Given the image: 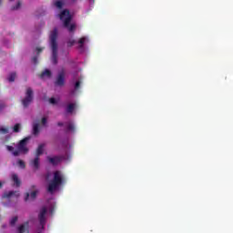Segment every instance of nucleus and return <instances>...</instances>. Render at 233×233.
Wrapping results in <instances>:
<instances>
[{
	"mask_svg": "<svg viewBox=\"0 0 233 233\" xmlns=\"http://www.w3.org/2000/svg\"><path fill=\"white\" fill-rule=\"evenodd\" d=\"M46 181L48 192L54 194V192H57L61 188L62 185L66 183V177L64 172L56 170L53 173H48L46 177Z\"/></svg>",
	"mask_w": 233,
	"mask_h": 233,
	"instance_id": "1",
	"label": "nucleus"
},
{
	"mask_svg": "<svg viewBox=\"0 0 233 233\" xmlns=\"http://www.w3.org/2000/svg\"><path fill=\"white\" fill-rule=\"evenodd\" d=\"M55 210H56V200H54V198H49L46 201V206L41 208L39 211L38 220L40 223V228H38L36 233H43V229L45 228V225L46 223V218H48V216H52Z\"/></svg>",
	"mask_w": 233,
	"mask_h": 233,
	"instance_id": "2",
	"label": "nucleus"
},
{
	"mask_svg": "<svg viewBox=\"0 0 233 233\" xmlns=\"http://www.w3.org/2000/svg\"><path fill=\"white\" fill-rule=\"evenodd\" d=\"M62 147L64 148L66 154L62 157H48L47 159L51 165H58L61 161L65 163H68L70 159H72V153L70 152V148H72V145L68 142V140H64L61 142Z\"/></svg>",
	"mask_w": 233,
	"mask_h": 233,
	"instance_id": "3",
	"label": "nucleus"
},
{
	"mask_svg": "<svg viewBox=\"0 0 233 233\" xmlns=\"http://www.w3.org/2000/svg\"><path fill=\"white\" fill-rule=\"evenodd\" d=\"M88 43H90V36L84 35L77 40L69 38L67 40V46H74V45H76V49L80 54H88Z\"/></svg>",
	"mask_w": 233,
	"mask_h": 233,
	"instance_id": "4",
	"label": "nucleus"
},
{
	"mask_svg": "<svg viewBox=\"0 0 233 233\" xmlns=\"http://www.w3.org/2000/svg\"><path fill=\"white\" fill-rule=\"evenodd\" d=\"M28 141H30V137L22 139L18 145L14 147L13 146H6L8 152L13 156H19L20 154H28Z\"/></svg>",
	"mask_w": 233,
	"mask_h": 233,
	"instance_id": "5",
	"label": "nucleus"
},
{
	"mask_svg": "<svg viewBox=\"0 0 233 233\" xmlns=\"http://www.w3.org/2000/svg\"><path fill=\"white\" fill-rule=\"evenodd\" d=\"M59 35V31L57 28H54L49 34V44L52 50V63L56 65L57 63V35Z\"/></svg>",
	"mask_w": 233,
	"mask_h": 233,
	"instance_id": "6",
	"label": "nucleus"
},
{
	"mask_svg": "<svg viewBox=\"0 0 233 233\" xmlns=\"http://www.w3.org/2000/svg\"><path fill=\"white\" fill-rule=\"evenodd\" d=\"M58 17L62 23H64V26L67 28L68 32H75L76 25V23L72 22V15L70 11L65 9L59 15Z\"/></svg>",
	"mask_w": 233,
	"mask_h": 233,
	"instance_id": "7",
	"label": "nucleus"
},
{
	"mask_svg": "<svg viewBox=\"0 0 233 233\" xmlns=\"http://www.w3.org/2000/svg\"><path fill=\"white\" fill-rule=\"evenodd\" d=\"M32 99H34V91H32V88L28 87L25 92V97L22 100V105L28 106L30 103H32Z\"/></svg>",
	"mask_w": 233,
	"mask_h": 233,
	"instance_id": "8",
	"label": "nucleus"
},
{
	"mask_svg": "<svg viewBox=\"0 0 233 233\" xmlns=\"http://www.w3.org/2000/svg\"><path fill=\"white\" fill-rule=\"evenodd\" d=\"M39 193V190L35 186L32 187L31 192H27L25 195V201H34L35 198H37V194Z\"/></svg>",
	"mask_w": 233,
	"mask_h": 233,
	"instance_id": "9",
	"label": "nucleus"
},
{
	"mask_svg": "<svg viewBox=\"0 0 233 233\" xmlns=\"http://www.w3.org/2000/svg\"><path fill=\"white\" fill-rule=\"evenodd\" d=\"M74 89L71 91V96H76L79 88H81V83H83V76H74Z\"/></svg>",
	"mask_w": 233,
	"mask_h": 233,
	"instance_id": "10",
	"label": "nucleus"
},
{
	"mask_svg": "<svg viewBox=\"0 0 233 233\" xmlns=\"http://www.w3.org/2000/svg\"><path fill=\"white\" fill-rule=\"evenodd\" d=\"M58 127H63L66 132H71L74 133L76 132V124L72 121H67V122H58Z\"/></svg>",
	"mask_w": 233,
	"mask_h": 233,
	"instance_id": "11",
	"label": "nucleus"
},
{
	"mask_svg": "<svg viewBox=\"0 0 233 233\" xmlns=\"http://www.w3.org/2000/svg\"><path fill=\"white\" fill-rule=\"evenodd\" d=\"M21 196V193L19 190L16 191H5L2 198L3 199H12V198H15L16 199Z\"/></svg>",
	"mask_w": 233,
	"mask_h": 233,
	"instance_id": "12",
	"label": "nucleus"
},
{
	"mask_svg": "<svg viewBox=\"0 0 233 233\" xmlns=\"http://www.w3.org/2000/svg\"><path fill=\"white\" fill-rule=\"evenodd\" d=\"M76 110H77V103L71 102L67 104L66 107V114H75Z\"/></svg>",
	"mask_w": 233,
	"mask_h": 233,
	"instance_id": "13",
	"label": "nucleus"
},
{
	"mask_svg": "<svg viewBox=\"0 0 233 233\" xmlns=\"http://www.w3.org/2000/svg\"><path fill=\"white\" fill-rule=\"evenodd\" d=\"M11 181L13 182V186L16 188H19V187H21V178H19V176H17V174H11Z\"/></svg>",
	"mask_w": 233,
	"mask_h": 233,
	"instance_id": "14",
	"label": "nucleus"
},
{
	"mask_svg": "<svg viewBox=\"0 0 233 233\" xmlns=\"http://www.w3.org/2000/svg\"><path fill=\"white\" fill-rule=\"evenodd\" d=\"M65 85V71H61L56 77V86H63Z\"/></svg>",
	"mask_w": 233,
	"mask_h": 233,
	"instance_id": "15",
	"label": "nucleus"
},
{
	"mask_svg": "<svg viewBox=\"0 0 233 233\" xmlns=\"http://www.w3.org/2000/svg\"><path fill=\"white\" fill-rule=\"evenodd\" d=\"M28 231V222L21 224L16 228V233H25Z\"/></svg>",
	"mask_w": 233,
	"mask_h": 233,
	"instance_id": "16",
	"label": "nucleus"
},
{
	"mask_svg": "<svg viewBox=\"0 0 233 233\" xmlns=\"http://www.w3.org/2000/svg\"><path fill=\"white\" fill-rule=\"evenodd\" d=\"M54 6H56V8H57V10H61V8H63V6H65V2L62 0H55L53 2Z\"/></svg>",
	"mask_w": 233,
	"mask_h": 233,
	"instance_id": "17",
	"label": "nucleus"
},
{
	"mask_svg": "<svg viewBox=\"0 0 233 233\" xmlns=\"http://www.w3.org/2000/svg\"><path fill=\"white\" fill-rule=\"evenodd\" d=\"M52 77V72L50 70L46 69L42 74H41V78L42 79H50Z\"/></svg>",
	"mask_w": 233,
	"mask_h": 233,
	"instance_id": "18",
	"label": "nucleus"
},
{
	"mask_svg": "<svg viewBox=\"0 0 233 233\" xmlns=\"http://www.w3.org/2000/svg\"><path fill=\"white\" fill-rule=\"evenodd\" d=\"M31 167H33L35 170L39 168V157H35L34 160L31 161Z\"/></svg>",
	"mask_w": 233,
	"mask_h": 233,
	"instance_id": "19",
	"label": "nucleus"
},
{
	"mask_svg": "<svg viewBox=\"0 0 233 233\" xmlns=\"http://www.w3.org/2000/svg\"><path fill=\"white\" fill-rule=\"evenodd\" d=\"M39 130H41V124L34 123L33 124V132H34L35 136H37V134H39Z\"/></svg>",
	"mask_w": 233,
	"mask_h": 233,
	"instance_id": "20",
	"label": "nucleus"
},
{
	"mask_svg": "<svg viewBox=\"0 0 233 233\" xmlns=\"http://www.w3.org/2000/svg\"><path fill=\"white\" fill-rule=\"evenodd\" d=\"M45 152V144H40L36 150V157H39Z\"/></svg>",
	"mask_w": 233,
	"mask_h": 233,
	"instance_id": "21",
	"label": "nucleus"
},
{
	"mask_svg": "<svg viewBox=\"0 0 233 233\" xmlns=\"http://www.w3.org/2000/svg\"><path fill=\"white\" fill-rule=\"evenodd\" d=\"M48 101H49L50 105H57L60 101V98H59V96L51 97V98H49Z\"/></svg>",
	"mask_w": 233,
	"mask_h": 233,
	"instance_id": "22",
	"label": "nucleus"
},
{
	"mask_svg": "<svg viewBox=\"0 0 233 233\" xmlns=\"http://www.w3.org/2000/svg\"><path fill=\"white\" fill-rule=\"evenodd\" d=\"M15 77H16L15 73H11L7 77V81H9V83H14V81H15Z\"/></svg>",
	"mask_w": 233,
	"mask_h": 233,
	"instance_id": "23",
	"label": "nucleus"
},
{
	"mask_svg": "<svg viewBox=\"0 0 233 233\" xmlns=\"http://www.w3.org/2000/svg\"><path fill=\"white\" fill-rule=\"evenodd\" d=\"M9 130L10 129L7 127H4V126L0 127L1 134H8Z\"/></svg>",
	"mask_w": 233,
	"mask_h": 233,
	"instance_id": "24",
	"label": "nucleus"
},
{
	"mask_svg": "<svg viewBox=\"0 0 233 233\" xmlns=\"http://www.w3.org/2000/svg\"><path fill=\"white\" fill-rule=\"evenodd\" d=\"M14 132H21V124H16L13 127Z\"/></svg>",
	"mask_w": 233,
	"mask_h": 233,
	"instance_id": "25",
	"label": "nucleus"
},
{
	"mask_svg": "<svg viewBox=\"0 0 233 233\" xmlns=\"http://www.w3.org/2000/svg\"><path fill=\"white\" fill-rule=\"evenodd\" d=\"M17 219H18L17 216L13 217V218L10 219V225H11L12 227H14V225H15V223H17Z\"/></svg>",
	"mask_w": 233,
	"mask_h": 233,
	"instance_id": "26",
	"label": "nucleus"
},
{
	"mask_svg": "<svg viewBox=\"0 0 233 233\" xmlns=\"http://www.w3.org/2000/svg\"><path fill=\"white\" fill-rule=\"evenodd\" d=\"M16 165H17V167H19L20 168H25V161H23V160H17Z\"/></svg>",
	"mask_w": 233,
	"mask_h": 233,
	"instance_id": "27",
	"label": "nucleus"
},
{
	"mask_svg": "<svg viewBox=\"0 0 233 233\" xmlns=\"http://www.w3.org/2000/svg\"><path fill=\"white\" fill-rule=\"evenodd\" d=\"M19 8H21V2H17L15 6L13 7L14 10H19Z\"/></svg>",
	"mask_w": 233,
	"mask_h": 233,
	"instance_id": "28",
	"label": "nucleus"
},
{
	"mask_svg": "<svg viewBox=\"0 0 233 233\" xmlns=\"http://www.w3.org/2000/svg\"><path fill=\"white\" fill-rule=\"evenodd\" d=\"M46 123H47L46 117H43V118H42V121H41V125H42L43 127H46Z\"/></svg>",
	"mask_w": 233,
	"mask_h": 233,
	"instance_id": "29",
	"label": "nucleus"
},
{
	"mask_svg": "<svg viewBox=\"0 0 233 233\" xmlns=\"http://www.w3.org/2000/svg\"><path fill=\"white\" fill-rule=\"evenodd\" d=\"M6 107V104L5 102L0 101V111Z\"/></svg>",
	"mask_w": 233,
	"mask_h": 233,
	"instance_id": "30",
	"label": "nucleus"
},
{
	"mask_svg": "<svg viewBox=\"0 0 233 233\" xmlns=\"http://www.w3.org/2000/svg\"><path fill=\"white\" fill-rule=\"evenodd\" d=\"M36 52H37V54H40V52H43V48L37 47V48H36Z\"/></svg>",
	"mask_w": 233,
	"mask_h": 233,
	"instance_id": "31",
	"label": "nucleus"
},
{
	"mask_svg": "<svg viewBox=\"0 0 233 233\" xmlns=\"http://www.w3.org/2000/svg\"><path fill=\"white\" fill-rule=\"evenodd\" d=\"M3 185H5L4 181H0V188H3Z\"/></svg>",
	"mask_w": 233,
	"mask_h": 233,
	"instance_id": "32",
	"label": "nucleus"
},
{
	"mask_svg": "<svg viewBox=\"0 0 233 233\" xmlns=\"http://www.w3.org/2000/svg\"><path fill=\"white\" fill-rule=\"evenodd\" d=\"M33 63H35V64L37 63V57L33 58Z\"/></svg>",
	"mask_w": 233,
	"mask_h": 233,
	"instance_id": "33",
	"label": "nucleus"
},
{
	"mask_svg": "<svg viewBox=\"0 0 233 233\" xmlns=\"http://www.w3.org/2000/svg\"><path fill=\"white\" fill-rule=\"evenodd\" d=\"M95 0H89V3L94 4Z\"/></svg>",
	"mask_w": 233,
	"mask_h": 233,
	"instance_id": "34",
	"label": "nucleus"
},
{
	"mask_svg": "<svg viewBox=\"0 0 233 233\" xmlns=\"http://www.w3.org/2000/svg\"><path fill=\"white\" fill-rule=\"evenodd\" d=\"M10 1H14V0H10Z\"/></svg>",
	"mask_w": 233,
	"mask_h": 233,
	"instance_id": "35",
	"label": "nucleus"
}]
</instances>
